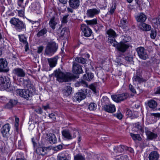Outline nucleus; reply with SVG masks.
<instances>
[{
  "label": "nucleus",
  "instance_id": "54",
  "mask_svg": "<svg viewBox=\"0 0 160 160\" xmlns=\"http://www.w3.org/2000/svg\"><path fill=\"white\" fill-rule=\"evenodd\" d=\"M114 116L119 120H121L122 118L123 117L122 115L120 112L114 114Z\"/></svg>",
  "mask_w": 160,
  "mask_h": 160
},
{
  "label": "nucleus",
  "instance_id": "25",
  "mask_svg": "<svg viewBox=\"0 0 160 160\" xmlns=\"http://www.w3.org/2000/svg\"><path fill=\"white\" fill-rule=\"evenodd\" d=\"M159 154L156 151L151 152L148 156L149 160H158L159 158Z\"/></svg>",
  "mask_w": 160,
  "mask_h": 160
},
{
  "label": "nucleus",
  "instance_id": "51",
  "mask_svg": "<svg viewBox=\"0 0 160 160\" xmlns=\"http://www.w3.org/2000/svg\"><path fill=\"white\" fill-rule=\"evenodd\" d=\"M24 10L25 9L22 8L21 10H18V14L19 16L20 17H23L24 16Z\"/></svg>",
  "mask_w": 160,
  "mask_h": 160
},
{
  "label": "nucleus",
  "instance_id": "47",
  "mask_svg": "<svg viewBox=\"0 0 160 160\" xmlns=\"http://www.w3.org/2000/svg\"><path fill=\"white\" fill-rule=\"evenodd\" d=\"M44 148L40 147L37 149L36 152L39 154L43 155H44V153H45L44 152Z\"/></svg>",
  "mask_w": 160,
  "mask_h": 160
},
{
  "label": "nucleus",
  "instance_id": "58",
  "mask_svg": "<svg viewBox=\"0 0 160 160\" xmlns=\"http://www.w3.org/2000/svg\"><path fill=\"white\" fill-rule=\"evenodd\" d=\"M68 16L69 15H67L63 17L62 21L63 23H66L68 21L67 18Z\"/></svg>",
  "mask_w": 160,
  "mask_h": 160
},
{
  "label": "nucleus",
  "instance_id": "3",
  "mask_svg": "<svg viewBox=\"0 0 160 160\" xmlns=\"http://www.w3.org/2000/svg\"><path fill=\"white\" fill-rule=\"evenodd\" d=\"M58 48L57 44L54 42H49L46 47L45 54L49 56H51L56 52Z\"/></svg>",
  "mask_w": 160,
  "mask_h": 160
},
{
  "label": "nucleus",
  "instance_id": "49",
  "mask_svg": "<svg viewBox=\"0 0 160 160\" xmlns=\"http://www.w3.org/2000/svg\"><path fill=\"white\" fill-rule=\"evenodd\" d=\"M68 30L66 28H63L61 31L60 34L62 36H63L67 34Z\"/></svg>",
  "mask_w": 160,
  "mask_h": 160
},
{
  "label": "nucleus",
  "instance_id": "55",
  "mask_svg": "<svg viewBox=\"0 0 160 160\" xmlns=\"http://www.w3.org/2000/svg\"><path fill=\"white\" fill-rule=\"evenodd\" d=\"M129 88L131 92L133 93H136V92L134 88L131 84H129Z\"/></svg>",
  "mask_w": 160,
  "mask_h": 160
},
{
  "label": "nucleus",
  "instance_id": "8",
  "mask_svg": "<svg viewBox=\"0 0 160 160\" xmlns=\"http://www.w3.org/2000/svg\"><path fill=\"white\" fill-rule=\"evenodd\" d=\"M128 96V93H124L118 95H112L111 97L113 100L118 103L126 100Z\"/></svg>",
  "mask_w": 160,
  "mask_h": 160
},
{
  "label": "nucleus",
  "instance_id": "5",
  "mask_svg": "<svg viewBox=\"0 0 160 160\" xmlns=\"http://www.w3.org/2000/svg\"><path fill=\"white\" fill-rule=\"evenodd\" d=\"M13 73L14 75L13 78L14 81L18 82H22L23 80V78L26 75L25 71L19 68H14L13 70Z\"/></svg>",
  "mask_w": 160,
  "mask_h": 160
},
{
  "label": "nucleus",
  "instance_id": "19",
  "mask_svg": "<svg viewBox=\"0 0 160 160\" xmlns=\"http://www.w3.org/2000/svg\"><path fill=\"white\" fill-rule=\"evenodd\" d=\"M129 47V46L128 44H126L122 42H120L117 46V49L122 52H125Z\"/></svg>",
  "mask_w": 160,
  "mask_h": 160
},
{
  "label": "nucleus",
  "instance_id": "45",
  "mask_svg": "<svg viewBox=\"0 0 160 160\" xmlns=\"http://www.w3.org/2000/svg\"><path fill=\"white\" fill-rule=\"evenodd\" d=\"M122 148L121 145H120L118 146H115L113 148V150L116 153L122 152Z\"/></svg>",
  "mask_w": 160,
  "mask_h": 160
},
{
  "label": "nucleus",
  "instance_id": "57",
  "mask_svg": "<svg viewBox=\"0 0 160 160\" xmlns=\"http://www.w3.org/2000/svg\"><path fill=\"white\" fill-rule=\"evenodd\" d=\"M13 106L10 101L5 105V108L7 109H11Z\"/></svg>",
  "mask_w": 160,
  "mask_h": 160
},
{
  "label": "nucleus",
  "instance_id": "38",
  "mask_svg": "<svg viewBox=\"0 0 160 160\" xmlns=\"http://www.w3.org/2000/svg\"><path fill=\"white\" fill-rule=\"evenodd\" d=\"M85 22L87 25L92 26L96 25L97 23V20L96 18H94L91 20H86Z\"/></svg>",
  "mask_w": 160,
  "mask_h": 160
},
{
  "label": "nucleus",
  "instance_id": "41",
  "mask_svg": "<svg viewBox=\"0 0 160 160\" xmlns=\"http://www.w3.org/2000/svg\"><path fill=\"white\" fill-rule=\"evenodd\" d=\"M130 135L132 139L134 141L136 140L141 141L142 139V138L139 134L130 133Z\"/></svg>",
  "mask_w": 160,
  "mask_h": 160
},
{
  "label": "nucleus",
  "instance_id": "22",
  "mask_svg": "<svg viewBox=\"0 0 160 160\" xmlns=\"http://www.w3.org/2000/svg\"><path fill=\"white\" fill-rule=\"evenodd\" d=\"M0 88L4 89H9L10 90L12 89L10 80L9 78L6 79V81L2 83V85L0 87Z\"/></svg>",
  "mask_w": 160,
  "mask_h": 160
},
{
  "label": "nucleus",
  "instance_id": "37",
  "mask_svg": "<svg viewBox=\"0 0 160 160\" xmlns=\"http://www.w3.org/2000/svg\"><path fill=\"white\" fill-rule=\"evenodd\" d=\"M127 22L126 19L123 18L122 19L119 23V26L123 28H125L127 27Z\"/></svg>",
  "mask_w": 160,
  "mask_h": 160
},
{
  "label": "nucleus",
  "instance_id": "26",
  "mask_svg": "<svg viewBox=\"0 0 160 160\" xmlns=\"http://www.w3.org/2000/svg\"><path fill=\"white\" fill-rule=\"evenodd\" d=\"M58 20L57 17L50 19L49 22V25L50 27L53 30L56 28V26L58 24Z\"/></svg>",
  "mask_w": 160,
  "mask_h": 160
},
{
  "label": "nucleus",
  "instance_id": "36",
  "mask_svg": "<svg viewBox=\"0 0 160 160\" xmlns=\"http://www.w3.org/2000/svg\"><path fill=\"white\" fill-rule=\"evenodd\" d=\"M17 4L20 8L25 9L26 2L24 1V0H18Z\"/></svg>",
  "mask_w": 160,
  "mask_h": 160
},
{
  "label": "nucleus",
  "instance_id": "44",
  "mask_svg": "<svg viewBox=\"0 0 160 160\" xmlns=\"http://www.w3.org/2000/svg\"><path fill=\"white\" fill-rule=\"evenodd\" d=\"M150 38L153 39L155 38L157 36V32L154 29L151 30L150 33Z\"/></svg>",
  "mask_w": 160,
  "mask_h": 160
},
{
  "label": "nucleus",
  "instance_id": "35",
  "mask_svg": "<svg viewBox=\"0 0 160 160\" xmlns=\"http://www.w3.org/2000/svg\"><path fill=\"white\" fill-rule=\"evenodd\" d=\"M20 41L25 45L26 48L28 47V43L27 41V38L23 35H18Z\"/></svg>",
  "mask_w": 160,
  "mask_h": 160
},
{
  "label": "nucleus",
  "instance_id": "60",
  "mask_svg": "<svg viewBox=\"0 0 160 160\" xmlns=\"http://www.w3.org/2000/svg\"><path fill=\"white\" fill-rule=\"evenodd\" d=\"M9 101L12 104L13 106L16 105L18 102V101L17 100L11 99Z\"/></svg>",
  "mask_w": 160,
  "mask_h": 160
},
{
  "label": "nucleus",
  "instance_id": "61",
  "mask_svg": "<svg viewBox=\"0 0 160 160\" xmlns=\"http://www.w3.org/2000/svg\"><path fill=\"white\" fill-rule=\"evenodd\" d=\"M43 49V47L42 46H40L38 48V50L37 51V52L38 53H41Z\"/></svg>",
  "mask_w": 160,
  "mask_h": 160
},
{
  "label": "nucleus",
  "instance_id": "46",
  "mask_svg": "<svg viewBox=\"0 0 160 160\" xmlns=\"http://www.w3.org/2000/svg\"><path fill=\"white\" fill-rule=\"evenodd\" d=\"M24 147V144L22 140H20L18 141V148L19 149H22Z\"/></svg>",
  "mask_w": 160,
  "mask_h": 160
},
{
  "label": "nucleus",
  "instance_id": "43",
  "mask_svg": "<svg viewBox=\"0 0 160 160\" xmlns=\"http://www.w3.org/2000/svg\"><path fill=\"white\" fill-rule=\"evenodd\" d=\"M97 104L93 102L91 103L88 106V108L90 110L94 111L97 108Z\"/></svg>",
  "mask_w": 160,
  "mask_h": 160
},
{
  "label": "nucleus",
  "instance_id": "39",
  "mask_svg": "<svg viewBox=\"0 0 160 160\" xmlns=\"http://www.w3.org/2000/svg\"><path fill=\"white\" fill-rule=\"evenodd\" d=\"M116 3L114 2H113L112 3V6L110 8V10L109 11L108 13L110 15L113 14L116 9Z\"/></svg>",
  "mask_w": 160,
  "mask_h": 160
},
{
  "label": "nucleus",
  "instance_id": "15",
  "mask_svg": "<svg viewBox=\"0 0 160 160\" xmlns=\"http://www.w3.org/2000/svg\"><path fill=\"white\" fill-rule=\"evenodd\" d=\"M62 136L67 140H71L76 137V135H74V133H73V136L71 135L69 130L68 129H63L62 131Z\"/></svg>",
  "mask_w": 160,
  "mask_h": 160
},
{
  "label": "nucleus",
  "instance_id": "62",
  "mask_svg": "<svg viewBox=\"0 0 160 160\" xmlns=\"http://www.w3.org/2000/svg\"><path fill=\"white\" fill-rule=\"evenodd\" d=\"M89 88L92 90L94 92H95L96 90V87L95 85L91 84L89 86Z\"/></svg>",
  "mask_w": 160,
  "mask_h": 160
},
{
  "label": "nucleus",
  "instance_id": "23",
  "mask_svg": "<svg viewBox=\"0 0 160 160\" xmlns=\"http://www.w3.org/2000/svg\"><path fill=\"white\" fill-rule=\"evenodd\" d=\"M68 3L71 8L77 9L80 5V0H69Z\"/></svg>",
  "mask_w": 160,
  "mask_h": 160
},
{
  "label": "nucleus",
  "instance_id": "40",
  "mask_svg": "<svg viewBox=\"0 0 160 160\" xmlns=\"http://www.w3.org/2000/svg\"><path fill=\"white\" fill-rule=\"evenodd\" d=\"M134 128L137 129V131H140L141 132H143L144 131L143 127L139 122H137L135 124Z\"/></svg>",
  "mask_w": 160,
  "mask_h": 160
},
{
  "label": "nucleus",
  "instance_id": "53",
  "mask_svg": "<svg viewBox=\"0 0 160 160\" xmlns=\"http://www.w3.org/2000/svg\"><path fill=\"white\" fill-rule=\"evenodd\" d=\"M63 147V146L62 145L60 144L58 145L54 148V150L55 151H58L62 150Z\"/></svg>",
  "mask_w": 160,
  "mask_h": 160
},
{
  "label": "nucleus",
  "instance_id": "42",
  "mask_svg": "<svg viewBox=\"0 0 160 160\" xmlns=\"http://www.w3.org/2000/svg\"><path fill=\"white\" fill-rule=\"evenodd\" d=\"M75 61L79 63L85 64L86 63L87 60L86 59L81 57H78L75 58Z\"/></svg>",
  "mask_w": 160,
  "mask_h": 160
},
{
  "label": "nucleus",
  "instance_id": "2",
  "mask_svg": "<svg viewBox=\"0 0 160 160\" xmlns=\"http://www.w3.org/2000/svg\"><path fill=\"white\" fill-rule=\"evenodd\" d=\"M35 91L33 89L32 90L18 89L16 90V93L18 95L25 99L27 100H29L31 99Z\"/></svg>",
  "mask_w": 160,
  "mask_h": 160
},
{
  "label": "nucleus",
  "instance_id": "16",
  "mask_svg": "<svg viewBox=\"0 0 160 160\" xmlns=\"http://www.w3.org/2000/svg\"><path fill=\"white\" fill-rule=\"evenodd\" d=\"M72 70L73 73L76 74H79L83 72L81 66L77 62H72Z\"/></svg>",
  "mask_w": 160,
  "mask_h": 160
},
{
  "label": "nucleus",
  "instance_id": "18",
  "mask_svg": "<svg viewBox=\"0 0 160 160\" xmlns=\"http://www.w3.org/2000/svg\"><path fill=\"white\" fill-rule=\"evenodd\" d=\"M57 14L52 9H48L45 14V17L48 19H50L57 17Z\"/></svg>",
  "mask_w": 160,
  "mask_h": 160
},
{
  "label": "nucleus",
  "instance_id": "20",
  "mask_svg": "<svg viewBox=\"0 0 160 160\" xmlns=\"http://www.w3.org/2000/svg\"><path fill=\"white\" fill-rule=\"evenodd\" d=\"M10 129V127L9 124H6L3 126L2 128L1 133L3 137L7 138L9 133Z\"/></svg>",
  "mask_w": 160,
  "mask_h": 160
},
{
  "label": "nucleus",
  "instance_id": "1",
  "mask_svg": "<svg viewBox=\"0 0 160 160\" xmlns=\"http://www.w3.org/2000/svg\"><path fill=\"white\" fill-rule=\"evenodd\" d=\"M54 73L57 78V80L60 82H66L74 78V75L69 73H64L59 69L56 70Z\"/></svg>",
  "mask_w": 160,
  "mask_h": 160
},
{
  "label": "nucleus",
  "instance_id": "21",
  "mask_svg": "<svg viewBox=\"0 0 160 160\" xmlns=\"http://www.w3.org/2000/svg\"><path fill=\"white\" fill-rule=\"evenodd\" d=\"M58 58V57L56 56L52 58L47 59L49 65L51 68H53L56 66Z\"/></svg>",
  "mask_w": 160,
  "mask_h": 160
},
{
  "label": "nucleus",
  "instance_id": "6",
  "mask_svg": "<svg viewBox=\"0 0 160 160\" xmlns=\"http://www.w3.org/2000/svg\"><path fill=\"white\" fill-rule=\"evenodd\" d=\"M106 101L108 103L109 102V99L107 97H103L102 99L101 100L102 104L104 105V110L106 112L112 113L116 111V108L115 106L114 105L110 104V105H105L106 104L104 102Z\"/></svg>",
  "mask_w": 160,
  "mask_h": 160
},
{
  "label": "nucleus",
  "instance_id": "12",
  "mask_svg": "<svg viewBox=\"0 0 160 160\" xmlns=\"http://www.w3.org/2000/svg\"><path fill=\"white\" fill-rule=\"evenodd\" d=\"M19 82L21 85H23L24 87L27 88L28 89L32 90L33 89L34 91H35V89L33 84L29 79L24 80L23 78L22 82Z\"/></svg>",
  "mask_w": 160,
  "mask_h": 160
},
{
  "label": "nucleus",
  "instance_id": "13",
  "mask_svg": "<svg viewBox=\"0 0 160 160\" xmlns=\"http://www.w3.org/2000/svg\"><path fill=\"white\" fill-rule=\"evenodd\" d=\"M9 70L6 59L0 58V72H7Z\"/></svg>",
  "mask_w": 160,
  "mask_h": 160
},
{
  "label": "nucleus",
  "instance_id": "56",
  "mask_svg": "<svg viewBox=\"0 0 160 160\" xmlns=\"http://www.w3.org/2000/svg\"><path fill=\"white\" fill-rule=\"evenodd\" d=\"M49 117L52 119V121H55L56 120L55 115L53 113H51L49 114Z\"/></svg>",
  "mask_w": 160,
  "mask_h": 160
},
{
  "label": "nucleus",
  "instance_id": "4",
  "mask_svg": "<svg viewBox=\"0 0 160 160\" xmlns=\"http://www.w3.org/2000/svg\"><path fill=\"white\" fill-rule=\"evenodd\" d=\"M10 22L14 26V28L18 31L20 32L24 29H26L25 24L18 18H13L11 19Z\"/></svg>",
  "mask_w": 160,
  "mask_h": 160
},
{
  "label": "nucleus",
  "instance_id": "28",
  "mask_svg": "<svg viewBox=\"0 0 160 160\" xmlns=\"http://www.w3.org/2000/svg\"><path fill=\"white\" fill-rule=\"evenodd\" d=\"M47 138L48 139V141L50 144H53L57 143V138L54 134L50 133L47 134Z\"/></svg>",
  "mask_w": 160,
  "mask_h": 160
},
{
  "label": "nucleus",
  "instance_id": "34",
  "mask_svg": "<svg viewBox=\"0 0 160 160\" xmlns=\"http://www.w3.org/2000/svg\"><path fill=\"white\" fill-rule=\"evenodd\" d=\"M148 105L150 108L152 109H154L156 108L157 104L155 101L151 99L148 101Z\"/></svg>",
  "mask_w": 160,
  "mask_h": 160
},
{
  "label": "nucleus",
  "instance_id": "9",
  "mask_svg": "<svg viewBox=\"0 0 160 160\" xmlns=\"http://www.w3.org/2000/svg\"><path fill=\"white\" fill-rule=\"evenodd\" d=\"M136 51L139 57L141 59L146 60L148 58V56L146 50L144 47H139L136 49Z\"/></svg>",
  "mask_w": 160,
  "mask_h": 160
},
{
  "label": "nucleus",
  "instance_id": "17",
  "mask_svg": "<svg viewBox=\"0 0 160 160\" xmlns=\"http://www.w3.org/2000/svg\"><path fill=\"white\" fill-rule=\"evenodd\" d=\"M70 159L69 154L66 151L61 152L58 156V160H69Z\"/></svg>",
  "mask_w": 160,
  "mask_h": 160
},
{
  "label": "nucleus",
  "instance_id": "11",
  "mask_svg": "<svg viewBox=\"0 0 160 160\" xmlns=\"http://www.w3.org/2000/svg\"><path fill=\"white\" fill-rule=\"evenodd\" d=\"M81 29L83 35L85 37H89L92 33V30L86 24H82L81 25Z\"/></svg>",
  "mask_w": 160,
  "mask_h": 160
},
{
  "label": "nucleus",
  "instance_id": "32",
  "mask_svg": "<svg viewBox=\"0 0 160 160\" xmlns=\"http://www.w3.org/2000/svg\"><path fill=\"white\" fill-rule=\"evenodd\" d=\"M86 74H84L83 76V78L88 81H90L94 77V75L92 73L87 72V70H86Z\"/></svg>",
  "mask_w": 160,
  "mask_h": 160
},
{
  "label": "nucleus",
  "instance_id": "30",
  "mask_svg": "<svg viewBox=\"0 0 160 160\" xmlns=\"http://www.w3.org/2000/svg\"><path fill=\"white\" fill-rule=\"evenodd\" d=\"M48 30L47 28L44 27L39 30H38L37 34V36L38 37H45L47 35Z\"/></svg>",
  "mask_w": 160,
  "mask_h": 160
},
{
  "label": "nucleus",
  "instance_id": "52",
  "mask_svg": "<svg viewBox=\"0 0 160 160\" xmlns=\"http://www.w3.org/2000/svg\"><path fill=\"white\" fill-rule=\"evenodd\" d=\"M80 86L82 85L85 87H87L88 86V84L87 82L85 81L82 80L79 82Z\"/></svg>",
  "mask_w": 160,
  "mask_h": 160
},
{
  "label": "nucleus",
  "instance_id": "27",
  "mask_svg": "<svg viewBox=\"0 0 160 160\" xmlns=\"http://www.w3.org/2000/svg\"><path fill=\"white\" fill-rule=\"evenodd\" d=\"M132 80L133 82H138L139 83L145 81L144 79L142 78V76L137 73L134 75Z\"/></svg>",
  "mask_w": 160,
  "mask_h": 160
},
{
  "label": "nucleus",
  "instance_id": "59",
  "mask_svg": "<svg viewBox=\"0 0 160 160\" xmlns=\"http://www.w3.org/2000/svg\"><path fill=\"white\" fill-rule=\"evenodd\" d=\"M29 21L30 22H31L32 24H37L38 26H39L40 24V20L37 21H33L31 20H29Z\"/></svg>",
  "mask_w": 160,
  "mask_h": 160
},
{
  "label": "nucleus",
  "instance_id": "31",
  "mask_svg": "<svg viewBox=\"0 0 160 160\" xmlns=\"http://www.w3.org/2000/svg\"><path fill=\"white\" fill-rule=\"evenodd\" d=\"M139 28L141 30L145 31H150L151 28L150 25L145 23L140 24L139 25Z\"/></svg>",
  "mask_w": 160,
  "mask_h": 160
},
{
  "label": "nucleus",
  "instance_id": "7",
  "mask_svg": "<svg viewBox=\"0 0 160 160\" xmlns=\"http://www.w3.org/2000/svg\"><path fill=\"white\" fill-rule=\"evenodd\" d=\"M107 33L108 38V42L112 45L115 46L117 43L115 39V38L117 36L115 32L113 29H110L107 30Z\"/></svg>",
  "mask_w": 160,
  "mask_h": 160
},
{
  "label": "nucleus",
  "instance_id": "48",
  "mask_svg": "<svg viewBox=\"0 0 160 160\" xmlns=\"http://www.w3.org/2000/svg\"><path fill=\"white\" fill-rule=\"evenodd\" d=\"M8 78L4 76L0 75V87Z\"/></svg>",
  "mask_w": 160,
  "mask_h": 160
},
{
  "label": "nucleus",
  "instance_id": "14",
  "mask_svg": "<svg viewBox=\"0 0 160 160\" xmlns=\"http://www.w3.org/2000/svg\"><path fill=\"white\" fill-rule=\"evenodd\" d=\"M85 94L83 91L81 90L74 94V96L73 98V99L74 101H78L79 102L85 99Z\"/></svg>",
  "mask_w": 160,
  "mask_h": 160
},
{
  "label": "nucleus",
  "instance_id": "64",
  "mask_svg": "<svg viewBox=\"0 0 160 160\" xmlns=\"http://www.w3.org/2000/svg\"><path fill=\"white\" fill-rule=\"evenodd\" d=\"M121 160H128V156L127 155L122 156L120 157Z\"/></svg>",
  "mask_w": 160,
  "mask_h": 160
},
{
  "label": "nucleus",
  "instance_id": "33",
  "mask_svg": "<svg viewBox=\"0 0 160 160\" xmlns=\"http://www.w3.org/2000/svg\"><path fill=\"white\" fill-rule=\"evenodd\" d=\"M62 91L64 94L68 96L71 93L72 88L70 86H65L62 89Z\"/></svg>",
  "mask_w": 160,
  "mask_h": 160
},
{
  "label": "nucleus",
  "instance_id": "29",
  "mask_svg": "<svg viewBox=\"0 0 160 160\" xmlns=\"http://www.w3.org/2000/svg\"><path fill=\"white\" fill-rule=\"evenodd\" d=\"M146 16L143 13L138 14L136 17V20L138 22H144L147 19Z\"/></svg>",
  "mask_w": 160,
  "mask_h": 160
},
{
  "label": "nucleus",
  "instance_id": "50",
  "mask_svg": "<svg viewBox=\"0 0 160 160\" xmlns=\"http://www.w3.org/2000/svg\"><path fill=\"white\" fill-rule=\"evenodd\" d=\"M74 159V160H85V158L80 155H77L75 156Z\"/></svg>",
  "mask_w": 160,
  "mask_h": 160
},
{
  "label": "nucleus",
  "instance_id": "63",
  "mask_svg": "<svg viewBox=\"0 0 160 160\" xmlns=\"http://www.w3.org/2000/svg\"><path fill=\"white\" fill-rule=\"evenodd\" d=\"M156 94H160V86L158 87L155 91Z\"/></svg>",
  "mask_w": 160,
  "mask_h": 160
},
{
  "label": "nucleus",
  "instance_id": "24",
  "mask_svg": "<svg viewBox=\"0 0 160 160\" xmlns=\"http://www.w3.org/2000/svg\"><path fill=\"white\" fill-rule=\"evenodd\" d=\"M147 138L149 140H155L158 137V135L156 133H154L150 131L146 132Z\"/></svg>",
  "mask_w": 160,
  "mask_h": 160
},
{
  "label": "nucleus",
  "instance_id": "10",
  "mask_svg": "<svg viewBox=\"0 0 160 160\" xmlns=\"http://www.w3.org/2000/svg\"><path fill=\"white\" fill-rule=\"evenodd\" d=\"M100 12V9L97 8L88 9L87 11L86 14L87 17L93 18L95 16L98 15Z\"/></svg>",
  "mask_w": 160,
  "mask_h": 160
}]
</instances>
